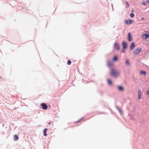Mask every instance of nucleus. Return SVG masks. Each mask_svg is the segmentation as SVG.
<instances>
[{
    "label": "nucleus",
    "mask_w": 149,
    "mask_h": 149,
    "mask_svg": "<svg viewBox=\"0 0 149 149\" xmlns=\"http://www.w3.org/2000/svg\"><path fill=\"white\" fill-rule=\"evenodd\" d=\"M144 19V17H142V18H141V20H143Z\"/></svg>",
    "instance_id": "cd10ccee"
},
{
    "label": "nucleus",
    "mask_w": 149,
    "mask_h": 149,
    "mask_svg": "<svg viewBox=\"0 0 149 149\" xmlns=\"http://www.w3.org/2000/svg\"><path fill=\"white\" fill-rule=\"evenodd\" d=\"M83 118L82 117V118L79 119L77 121H81L82 120Z\"/></svg>",
    "instance_id": "b1692460"
},
{
    "label": "nucleus",
    "mask_w": 149,
    "mask_h": 149,
    "mask_svg": "<svg viewBox=\"0 0 149 149\" xmlns=\"http://www.w3.org/2000/svg\"><path fill=\"white\" fill-rule=\"evenodd\" d=\"M146 1L147 3H149V0H147Z\"/></svg>",
    "instance_id": "bb28decb"
},
{
    "label": "nucleus",
    "mask_w": 149,
    "mask_h": 149,
    "mask_svg": "<svg viewBox=\"0 0 149 149\" xmlns=\"http://www.w3.org/2000/svg\"><path fill=\"white\" fill-rule=\"evenodd\" d=\"M124 22L126 24L129 25L131 24L132 23V20L131 19L125 20Z\"/></svg>",
    "instance_id": "423d86ee"
},
{
    "label": "nucleus",
    "mask_w": 149,
    "mask_h": 149,
    "mask_svg": "<svg viewBox=\"0 0 149 149\" xmlns=\"http://www.w3.org/2000/svg\"><path fill=\"white\" fill-rule=\"evenodd\" d=\"M111 74L112 76L115 77L118 76L119 74L117 71H115L114 69H112L111 70Z\"/></svg>",
    "instance_id": "f257e3e1"
},
{
    "label": "nucleus",
    "mask_w": 149,
    "mask_h": 149,
    "mask_svg": "<svg viewBox=\"0 0 149 149\" xmlns=\"http://www.w3.org/2000/svg\"><path fill=\"white\" fill-rule=\"evenodd\" d=\"M114 47L115 48L119 50L120 49V46L119 45L117 42H115L114 44Z\"/></svg>",
    "instance_id": "0eeeda50"
},
{
    "label": "nucleus",
    "mask_w": 149,
    "mask_h": 149,
    "mask_svg": "<svg viewBox=\"0 0 149 149\" xmlns=\"http://www.w3.org/2000/svg\"><path fill=\"white\" fill-rule=\"evenodd\" d=\"M116 109L121 114L122 111L117 106H116Z\"/></svg>",
    "instance_id": "a211bd4d"
},
{
    "label": "nucleus",
    "mask_w": 149,
    "mask_h": 149,
    "mask_svg": "<svg viewBox=\"0 0 149 149\" xmlns=\"http://www.w3.org/2000/svg\"><path fill=\"white\" fill-rule=\"evenodd\" d=\"M132 12H133V10H132Z\"/></svg>",
    "instance_id": "c756f323"
},
{
    "label": "nucleus",
    "mask_w": 149,
    "mask_h": 149,
    "mask_svg": "<svg viewBox=\"0 0 149 149\" xmlns=\"http://www.w3.org/2000/svg\"><path fill=\"white\" fill-rule=\"evenodd\" d=\"M125 49H123L122 50L121 52L122 53H124L125 52Z\"/></svg>",
    "instance_id": "393cba45"
},
{
    "label": "nucleus",
    "mask_w": 149,
    "mask_h": 149,
    "mask_svg": "<svg viewBox=\"0 0 149 149\" xmlns=\"http://www.w3.org/2000/svg\"><path fill=\"white\" fill-rule=\"evenodd\" d=\"M135 46V44L134 42L131 43L130 46V51L133 49Z\"/></svg>",
    "instance_id": "6e6552de"
},
{
    "label": "nucleus",
    "mask_w": 149,
    "mask_h": 149,
    "mask_svg": "<svg viewBox=\"0 0 149 149\" xmlns=\"http://www.w3.org/2000/svg\"><path fill=\"white\" fill-rule=\"evenodd\" d=\"M142 5L145 6L146 5V3L143 2H142Z\"/></svg>",
    "instance_id": "5701e85b"
},
{
    "label": "nucleus",
    "mask_w": 149,
    "mask_h": 149,
    "mask_svg": "<svg viewBox=\"0 0 149 149\" xmlns=\"http://www.w3.org/2000/svg\"><path fill=\"white\" fill-rule=\"evenodd\" d=\"M107 82L109 85H111L112 83V81L109 79H107Z\"/></svg>",
    "instance_id": "4468645a"
},
{
    "label": "nucleus",
    "mask_w": 149,
    "mask_h": 149,
    "mask_svg": "<svg viewBox=\"0 0 149 149\" xmlns=\"http://www.w3.org/2000/svg\"><path fill=\"white\" fill-rule=\"evenodd\" d=\"M141 50V48L136 49L133 51L134 54L135 55H138Z\"/></svg>",
    "instance_id": "f03ea898"
},
{
    "label": "nucleus",
    "mask_w": 149,
    "mask_h": 149,
    "mask_svg": "<svg viewBox=\"0 0 149 149\" xmlns=\"http://www.w3.org/2000/svg\"><path fill=\"white\" fill-rule=\"evenodd\" d=\"M18 137L17 135H15L14 137V140L15 141H17L18 140Z\"/></svg>",
    "instance_id": "6ab92c4d"
},
{
    "label": "nucleus",
    "mask_w": 149,
    "mask_h": 149,
    "mask_svg": "<svg viewBox=\"0 0 149 149\" xmlns=\"http://www.w3.org/2000/svg\"><path fill=\"white\" fill-rule=\"evenodd\" d=\"M125 3L127 6V7H126V8H127V7H128L129 6V5L127 1H126Z\"/></svg>",
    "instance_id": "4be33fe9"
},
{
    "label": "nucleus",
    "mask_w": 149,
    "mask_h": 149,
    "mask_svg": "<svg viewBox=\"0 0 149 149\" xmlns=\"http://www.w3.org/2000/svg\"><path fill=\"white\" fill-rule=\"evenodd\" d=\"M147 94L149 95V90L147 91Z\"/></svg>",
    "instance_id": "a878e982"
},
{
    "label": "nucleus",
    "mask_w": 149,
    "mask_h": 149,
    "mask_svg": "<svg viewBox=\"0 0 149 149\" xmlns=\"http://www.w3.org/2000/svg\"><path fill=\"white\" fill-rule=\"evenodd\" d=\"M0 78H1V79H2V77L0 76Z\"/></svg>",
    "instance_id": "c85d7f7f"
},
{
    "label": "nucleus",
    "mask_w": 149,
    "mask_h": 149,
    "mask_svg": "<svg viewBox=\"0 0 149 149\" xmlns=\"http://www.w3.org/2000/svg\"><path fill=\"white\" fill-rule=\"evenodd\" d=\"M123 49H125L127 47V43L126 41H123L122 43Z\"/></svg>",
    "instance_id": "39448f33"
},
{
    "label": "nucleus",
    "mask_w": 149,
    "mask_h": 149,
    "mask_svg": "<svg viewBox=\"0 0 149 149\" xmlns=\"http://www.w3.org/2000/svg\"><path fill=\"white\" fill-rule=\"evenodd\" d=\"M126 65L127 66H128L130 65V61L129 59H127L125 61Z\"/></svg>",
    "instance_id": "ddd939ff"
},
{
    "label": "nucleus",
    "mask_w": 149,
    "mask_h": 149,
    "mask_svg": "<svg viewBox=\"0 0 149 149\" xmlns=\"http://www.w3.org/2000/svg\"><path fill=\"white\" fill-rule=\"evenodd\" d=\"M71 63V61L70 60H68V61L67 63L68 65H70Z\"/></svg>",
    "instance_id": "412c9836"
},
{
    "label": "nucleus",
    "mask_w": 149,
    "mask_h": 149,
    "mask_svg": "<svg viewBox=\"0 0 149 149\" xmlns=\"http://www.w3.org/2000/svg\"><path fill=\"white\" fill-rule=\"evenodd\" d=\"M146 71L142 70L140 72V75H142V74L145 75L146 74Z\"/></svg>",
    "instance_id": "2eb2a0df"
},
{
    "label": "nucleus",
    "mask_w": 149,
    "mask_h": 149,
    "mask_svg": "<svg viewBox=\"0 0 149 149\" xmlns=\"http://www.w3.org/2000/svg\"><path fill=\"white\" fill-rule=\"evenodd\" d=\"M128 41L129 42L132 41V37L131 34L130 32H129L128 33Z\"/></svg>",
    "instance_id": "1a4fd4ad"
},
{
    "label": "nucleus",
    "mask_w": 149,
    "mask_h": 149,
    "mask_svg": "<svg viewBox=\"0 0 149 149\" xmlns=\"http://www.w3.org/2000/svg\"><path fill=\"white\" fill-rule=\"evenodd\" d=\"M117 59H118L117 56H115L113 57V61H115L117 60Z\"/></svg>",
    "instance_id": "f3484780"
},
{
    "label": "nucleus",
    "mask_w": 149,
    "mask_h": 149,
    "mask_svg": "<svg viewBox=\"0 0 149 149\" xmlns=\"http://www.w3.org/2000/svg\"><path fill=\"white\" fill-rule=\"evenodd\" d=\"M141 97V91L140 90L138 91V99L140 100Z\"/></svg>",
    "instance_id": "9b49d317"
},
{
    "label": "nucleus",
    "mask_w": 149,
    "mask_h": 149,
    "mask_svg": "<svg viewBox=\"0 0 149 149\" xmlns=\"http://www.w3.org/2000/svg\"><path fill=\"white\" fill-rule=\"evenodd\" d=\"M47 130V128H45L43 131L44 135L45 136H46L47 135V134L46 132Z\"/></svg>",
    "instance_id": "dca6fc26"
},
{
    "label": "nucleus",
    "mask_w": 149,
    "mask_h": 149,
    "mask_svg": "<svg viewBox=\"0 0 149 149\" xmlns=\"http://www.w3.org/2000/svg\"><path fill=\"white\" fill-rule=\"evenodd\" d=\"M117 88L118 90L121 91H124V89L121 86H117Z\"/></svg>",
    "instance_id": "9d476101"
},
{
    "label": "nucleus",
    "mask_w": 149,
    "mask_h": 149,
    "mask_svg": "<svg viewBox=\"0 0 149 149\" xmlns=\"http://www.w3.org/2000/svg\"><path fill=\"white\" fill-rule=\"evenodd\" d=\"M130 16L131 18H132L134 17L135 15H134V13H130Z\"/></svg>",
    "instance_id": "aec40b11"
},
{
    "label": "nucleus",
    "mask_w": 149,
    "mask_h": 149,
    "mask_svg": "<svg viewBox=\"0 0 149 149\" xmlns=\"http://www.w3.org/2000/svg\"><path fill=\"white\" fill-rule=\"evenodd\" d=\"M41 106L42 109L44 110H46L47 108V106L46 104L45 103H43L41 104Z\"/></svg>",
    "instance_id": "7ed1b4c3"
},
{
    "label": "nucleus",
    "mask_w": 149,
    "mask_h": 149,
    "mask_svg": "<svg viewBox=\"0 0 149 149\" xmlns=\"http://www.w3.org/2000/svg\"><path fill=\"white\" fill-rule=\"evenodd\" d=\"M107 64L108 66L109 67H111L112 65L111 62L110 61H107Z\"/></svg>",
    "instance_id": "f8f14e48"
},
{
    "label": "nucleus",
    "mask_w": 149,
    "mask_h": 149,
    "mask_svg": "<svg viewBox=\"0 0 149 149\" xmlns=\"http://www.w3.org/2000/svg\"><path fill=\"white\" fill-rule=\"evenodd\" d=\"M149 37V34L144 33L142 36V38L144 40H146Z\"/></svg>",
    "instance_id": "20e7f679"
}]
</instances>
